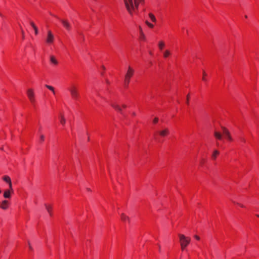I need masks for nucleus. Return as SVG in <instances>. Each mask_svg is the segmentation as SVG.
Here are the masks:
<instances>
[{
	"mask_svg": "<svg viewBox=\"0 0 259 259\" xmlns=\"http://www.w3.org/2000/svg\"><path fill=\"white\" fill-rule=\"evenodd\" d=\"M145 2V0H133V6H131V9H130V16L133 17L137 14L140 5H144Z\"/></svg>",
	"mask_w": 259,
	"mask_h": 259,
	"instance_id": "nucleus-1",
	"label": "nucleus"
},
{
	"mask_svg": "<svg viewBox=\"0 0 259 259\" xmlns=\"http://www.w3.org/2000/svg\"><path fill=\"white\" fill-rule=\"evenodd\" d=\"M179 241L182 250L184 251L186 248L188 246L191 241V238L187 237L183 234H179Z\"/></svg>",
	"mask_w": 259,
	"mask_h": 259,
	"instance_id": "nucleus-2",
	"label": "nucleus"
},
{
	"mask_svg": "<svg viewBox=\"0 0 259 259\" xmlns=\"http://www.w3.org/2000/svg\"><path fill=\"white\" fill-rule=\"evenodd\" d=\"M134 69L131 67H128L127 72L125 74L124 80V85L125 88H127L129 83L130 82L131 78L133 77L134 74Z\"/></svg>",
	"mask_w": 259,
	"mask_h": 259,
	"instance_id": "nucleus-3",
	"label": "nucleus"
},
{
	"mask_svg": "<svg viewBox=\"0 0 259 259\" xmlns=\"http://www.w3.org/2000/svg\"><path fill=\"white\" fill-rule=\"evenodd\" d=\"M27 96L31 104L34 106L36 103V99L34 90L32 89H28L27 91Z\"/></svg>",
	"mask_w": 259,
	"mask_h": 259,
	"instance_id": "nucleus-4",
	"label": "nucleus"
},
{
	"mask_svg": "<svg viewBox=\"0 0 259 259\" xmlns=\"http://www.w3.org/2000/svg\"><path fill=\"white\" fill-rule=\"evenodd\" d=\"M69 90L72 98L74 100H77L79 98V94L77 87L75 85L72 84L69 88Z\"/></svg>",
	"mask_w": 259,
	"mask_h": 259,
	"instance_id": "nucleus-5",
	"label": "nucleus"
},
{
	"mask_svg": "<svg viewBox=\"0 0 259 259\" xmlns=\"http://www.w3.org/2000/svg\"><path fill=\"white\" fill-rule=\"evenodd\" d=\"M169 134V131L167 128H165L162 130L157 131L154 134V138L157 139V136H160L161 137H165L168 136Z\"/></svg>",
	"mask_w": 259,
	"mask_h": 259,
	"instance_id": "nucleus-6",
	"label": "nucleus"
},
{
	"mask_svg": "<svg viewBox=\"0 0 259 259\" xmlns=\"http://www.w3.org/2000/svg\"><path fill=\"white\" fill-rule=\"evenodd\" d=\"M55 40L54 35L51 30H48L47 36L46 39L47 44L50 45L53 44Z\"/></svg>",
	"mask_w": 259,
	"mask_h": 259,
	"instance_id": "nucleus-7",
	"label": "nucleus"
},
{
	"mask_svg": "<svg viewBox=\"0 0 259 259\" xmlns=\"http://www.w3.org/2000/svg\"><path fill=\"white\" fill-rule=\"evenodd\" d=\"M123 2L126 10L130 15V9H131V6H133V0H123Z\"/></svg>",
	"mask_w": 259,
	"mask_h": 259,
	"instance_id": "nucleus-8",
	"label": "nucleus"
},
{
	"mask_svg": "<svg viewBox=\"0 0 259 259\" xmlns=\"http://www.w3.org/2000/svg\"><path fill=\"white\" fill-rule=\"evenodd\" d=\"M222 131V134L225 139H226L229 141H233V139L230 135V132L227 128L223 127Z\"/></svg>",
	"mask_w": 259,
	"mask_h": 259,
	"instance_id": "nucleus-9",
	"label": "nucleus"
},
{
	"mask_svg": "<svg viewBox=\"0 0 259 259\" xmlns=\"http://www.w3.org/2000/svg\"><path fill=\"white\" fill-rule=\"evenodd\" d=\"M50 64L53 67H56L59 64V61L57 58L54 55H51L49 57Z\"/></svg>",
	"mask_w": 259,
	"mask_h": 259,
	"instance_id": "nucleus-10",
	"label": "nucleus"
},
{
	"mask_svg": "<svg viewBox=\"0 0 259 259\" xmlns=\"http://www.w3.org/2000/svg\"><path fill=\"white\" fill-rule=\"evenodd\" d=\"M10 205L9 201L4 200L2 202L0 201V208L3 210H7Z\"/></svg>",
	"mask_w": 259,
	"mask_h": 259,
	"instance_id": "nucleus-11",
	"label": "nucleus"
},
{
	"mask_svg": "<svg viewBox=\"0 0 259 259\" xmlns=\"http://www.w3.org/2000/svg\"><path fill=\"white\" fill-rule=\"evenodd\" d=\"M111 106L114 109L119 112L122 111V108L124 109L126 108V105L125 104H122V107H121L116 103H112Z\"/></svg>",
	"mask_w": 259,
	"mask_h": 259,
	"instance_id": "nucleus-12",
	"label": "nucleus"
},
{
	"mask_svg": "<svg viewBox=\"0 0 259 259\" xmlns=\"http://www.w3.org/2000/svg\"><path fill=\"white\" fill-rule=\"evenodd\" d=\"M162 53V57L164 59L169 58L172 54L171 52L169 49H166L161 52Z\"/></svg>",
	"mask_w": 259,
	"mask_h": 259,
	"instance_id": "nucleus-13",
	"label": "nucleus"
},
{
	"mask_svg": "<svg viewBox=\"0 0 259 259\" xmlns=\"http://www.w3.org/2000/svg\"><path fill=\"white\" fill-rule=\"evenodd\" d=\"M61 22L62 23L64 27L67 30H70L71 29V25L70 23L66 20L61 19Z\"/></svg>",
	"mask_w": 259,
	"mask_h": 259,
	"instance_id": "nucleus-14",
	"label": "nucleus"
},
{
	"mask_svg": "<svg viewBox=\"0 0 259 259\" xmlns=\"http://www.w3.org/2000/svg\"><path fill=\"white\" fill-rule=\"evenodd\" d=\"M157 46L159 51L162 52L165 46V42L164 40H160L158 42Z\"/></svg>",
	"mask_w": 259,
	"mask_h": 259,
	"instance_id": "nucleus-15",
	"label": "nucleus"
},
{
	"mask_svg": "<svg viewBox=\"0 0 259 259\" xmlns=\"http://www.w3.org/2000/svg\"><path fill=\"white\" fill-rule=\"evenodd\" d=\"M3 180L6 183L9 184V188L12 191V184L11 182V180L10 177L8 176H5L3 177Z\"/></svg>",
	"mask_w": 259,
	"mask_h": 259,
	"instance_id": "nucleus-16",
	"label": "nucleus"
},
{
	"mask_svg": "<svg viewBox=\"0 0 259 259\" xmlns=\"http://www.w3.org/2000/svg\"><path fill=\"white\" fill-rule=\"evenodd\" d=\"M13 192V190L12 189V191L9 189L8 190H6L4 193V197L5 198H10L11 197V194Z\"/></svg>",
	"mask_w": 259,
	"mask_h": 259,
	"instance_id": "nucleus-17",
	"label": "nucleus"
},
{
	"mask_svg": "<svg viewBox=\"0 0 259 259\" xmlns=\"http://www.w3.org/2000/svg\"><path fill=\"white\" fill-rule=\"evenodd\" d=\"M219 154H220V152L218 150H214V151L213 152V153L211 155V159L213 160H216L217 157L219 156Z\"/></svg>",
	"mask_w": 259,
	"mask_h": 259,
	"instance_id": "nucleus-18",
	"label": "nucleus"
},
{
	"mask_svg": "<svg viewBox=\"0 0 259 259\" xmlns=\"http://www.w3.org/2000/svg\"><path fill=\"white\" fill-rule=\"evenodd\" d=\"M121 220L125 223H130V218L124 213L121 214Z\"/></svg>",
	"mask_w": 259,
	"mask_h": 259,
	"instance_id": "nucleus-19",
	"label": "nucleus"
},
{
	"mask_svg": "<svg viewBox=\"0 0 259 259\" xmlns=\"http://www.w3.org/2000/svg\"><path fill=\"white\" fill-rule=\"evenodd\" d=\"M223 134L218 131H215L214 133V136L217 140H221L222 139Z\"/></svg>",
	"mask_w": 259,
	"mask_h": 259,
	"instance_id": "nucleus-20",
	"label": "nucleus"
},
{
	"mask_svg": "<svg viewBox=\"0 0 259 259\" xmlns=\"http://www.w3.org/2000/svg\"><path fill=\"white\" fill-rule=\"evenodd\" d=\"M140 36H139L140 39L141 40L144 41L146 40V36H145L144 32H143L142 28H140Z\"/></svg>",
	"mask_w": 259,
	"mask_h": 259,
	"instance_id": "nucleus-21",
	"label": "nucleus"
},
{
	"mask_svg": "<svg viewBox=\"0 0 259 259\" xmlns=\"http://www.w3.org/2000/svg\"><path fill=\"white\" fill-rule=\"evenodd\" d=\"M149 18L150 19V20L153 22H154V23H156V21H157V20H156V18L155 17V16L153 14L151 13H150L149 14Z\"/></svg>",
	"mask_w": 259,
	"mask_h": 259,
	"instance_id": "nucleus-22",
	"label": "nucleus"
},
{
	"mask_svg": "<svg viewBox=\"0 0 259 259\" xmlns=\"http://www.w3.org/2000/svg\"><path fill=\"white\" fill-rule=\"evenodd\" d=\"M45 87L48 89H49V90H50L52 92L53 94L55 95L56 94V92L55 91V89L53 87L51 86V85H48V84H46L45 85Z\"/></svg>",
	"mask_w": 259,
	"mask_h": 259,
	"instance_id": "nucleus-23",
	"label": "nucleus"
},
{
	"mask_svg": "<svg viewBox=\"0 0 259 259\" xmlns=\"http://www.w3.org/2000/svg\"><path fill=\"white\" fill-rule=\"evenodd\" d=\"M46 208L50 215H52V207L50 205H46Z\"/></svg>",
	"mask_w": 259,
	"mask_h": 259,
	"instance_id": "nucleus-24",
	"label": "nucleus"
},
{
	"mask_svg": "<svg viewBox=\"0 0 259 259\" xmlns=\"http://www.w3.org/2000/svg\"><path fill=\"white\" fill-rule=\"evenodd\" d=\"M60 122L62 125H64L66 123V119L63 115L60 116Z\"/></svg>",
	"mask_w": 259,
	"mask_h": 259,
	"instance_id": "nucleus-25",
	"label": "nucleus"
},
{
	"mask_svg": "<svg viewBox=\"0 0 259 259\" xmlns=\"http://www.w3.org/2000/svg\"><path fill=\"white\" fill-rule=\"evenodd\" d=\"M207 73L205 72V71H203V76H202V80L204 82L207 81Z\"/></svg>",
	"mask_w": 259,
	"mask_h": 259,
	"instance_id": "nucleus-26",
	"label": "nucleus"
},
{
	"mask_svg": "<svg viewBox=\"0 0 259 259\" xmlns=\"http://www.w3.org/2000/svg\"><path fill=\"white\" fill-rule=\"evenodd\" d=\"M145 23L150 28H153L154 27V24H152L148 21H146Z\"/></svg>",
	"mask_w": 259,
	"mask_h": 259,
	"instance_id": "nucleus-27",
	"label": "nucleus"
},
{
	"mask_svg": "<svg viewBox=\"0 0 259 259\" xmlns=\"http://www.w3.org/2000/svg\"><path fill=\"white\" fill-rule=\"evenodd\" d=\"M232 202H233L235 204H236V205H237L238 206H240V207H242V208H244V207H245V206H244L243 204H242V203H238V202H236L235 201H233Z\"/></svg>",
	"mask_w": 259,
	"mask_h": 259,
	"instance_id": "nucleus-28",
	"label": "nucleus"
},
{
	"mask_svg": "<svg viewBox=\"0 0 259 259\" xmlns=\"http://www.w3.org/2000/svg\"><path fill=\"white\" fill-rule=\"evenodd\" d=\"M44 140H45V136L42 135H40V138H39L40 142L42 143L44 141Z\"/></svg>",
	"mask_w": 259,
	"mask_h": 259,
	"instance_id": "nucleus-29",
	"label": "nucleus"
},
{
	"mask_svg": "<svg viewBox=\"0 0 259 259\" xmlns=\"http://www.w3.org/2000/svg\"><path fill=\"white\" fill-rule=\"evenodd\" d=\"M158 120H159L158 118H157V117L154 118V119L153 120V123L154 124H156L158 122Z\"/></svg>",
	"mask_w": 259,
	"mask_h": 259,
	"instance_id": "nucleus-30",
	"label": "nucleus"
},
{
	"mask_svg": "<svg viewBox=\"0 0 259 259\" xmlns=\"http://www.w3.org/2000/svg\"><path fill=\"white\" fill-rule=\"evenodd\" d=\"M30 25L33 29L37 27L33 22H30Z\"/></svg>",
	"mask_w": 259,
	"mask_h": 259,
	"instance_id": "nucleus-31",
	"label": "nucleus"
},
{
	"mask_svg": "<svg viewBox=\"0 0 259 259\" xmlns=\"http://www.w3.org/2000/svg\"><path fill=\"white\" fill-rule=\"evenodd\" d=\"M189 98H190V95L188 94L187 96V101H186V103L187 104H189Z\"/></svg>",
	"mask_w": 259,
	"mask_h": 259,
	"instance_id": "nucleus-32",
	"label": "nucleus"
},
{
	"mask_svg": "<svg viewBox=\"0 0 259 259\" xmlns=\"http://www.w3.org/2000/svg\"><path fill=\"white\" fill-rule=\"evenodd\" d=\"M34 31H35V35H37L38 34V29H37V28L36 27L35 28H34Z\"/></svg>",
	"mask_w": 259,
	"mask_h": 259,
	"instance_id": "nucleus-33",
	"label": "nucleus"
},
{
	"mask_svg": "<svg viewBox=\"0 0 259 259\" xmlns=\"http://www.w3.org/2000/svg\"><path fill=\"white\" fill-rule=\"evenodd\" d=\"M194 238H195L196 240H200V237H199L198 235H195L194 236Z\"/></svg>",
	"mask_w": 259,
	"mask_h": 259,
	"instance_id": "nucleus-34",
	"label": "nucleus"
},
{
	"mask_svg": "<svg viewBox=\"0 0 259 259\" xmlns=\"http://www.w3.org/2000/svg\"><path fill=\"white\" fill-rule=\"evenodd\" d=\"M21 33H22V34L23 37H24V32L23 30H22V29H21Z\"/></svg>",
	"mask_w": 259,
	"mask_h": 259,
	"instance_id": "nucleus-35",
	"label": "nucleus"
},
{
	"mask_svg": "<svg viewBox=\"0 0 259 259\" xmlns=\"http://www.w3.org/2000/svg\"><path fill=\"white\" fill-rule=\"evenodd\" d=\"M102 69L103 70H105L106 69V68L104 66V65H102Z\"/></svg>",
	"mask_w": 259,
	"mask_h": 259,
	"instance_id": "nucleus-36",
	"label": "nucleus"
},
{
	"mask_svg": "<svg viewBox=\"0 0 259 259\" xmlns=\"http://www.w3.org/2000/svg\"><path fill=\"white\" fill-rule=\"evenodd\" d=\"M241 141L242 142H245V140H244V139L243 138H241Z\"/></svg>",
	"mask_w": 259,
	"mask_h": 259,
	"instance_id": "nucleus-37",
	"label": "nucleus"
},
{
	"mask_svg": "<svg viewBox=\"0 0 259 259\" xmlns=\"http://www.w3.org/2000/svg\"><path fill=\"white\" fill-rule=\"evenodd\" d=\"M149 54L152 56L153 55V53L151 51H150L149 52Z\"/></svg>",
	"mask_w": 259,
	"mask_h": 259,
	"instance_id": "nucleus-38",
	"label": "nucleus"
},
{
	"mask_svg": "<svg viewBox=\"0 0 259 259\" xmlns=\"http://www.w3.org/2000/svg\"><path fill=\"white\" fill-rule=\"evenodd\" d=\"M0 17H3V14L0 12Z\"/></svg>",
	"mask_w": 259,
	"mask_h": 259,
	"instance_id": "nucleus-39",
	"label": "nucleus"
},
{
	"mask_svg": "<svg viewBox=\"0 0 259 259\" xmlns=\"http://www.w3.org/2000/svg\"><path fill=\"white\" fill-rule=\"evenodd\" d=\"M256 215L257 217L259 218V214H256Z\"/></svg>",
	"mask_w": 259,
	"mask_h": 259,
	"instance_id": "nucleus-40",
	"label": "nucleus"
},
{
	"mask_svg": "<svg viewBox=\"0 0 259 259\" xmlns=\"http://www.w3.org/2000/svg\"><path fill=\"white\" fill-rule=\"evenodd\" d=\"M1 193V190H0V194Z\"/></svg>",
	"mask_w": 259,
	"mask_h": 259,
	"instance_id": "nucleus-41",
	"label": "nucleus"
}]
</instances>
